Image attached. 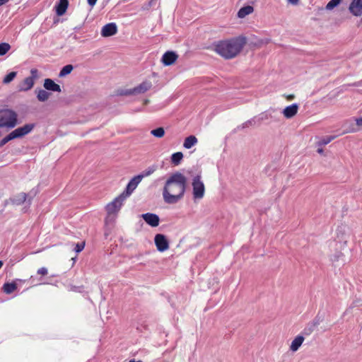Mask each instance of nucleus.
Masks as SVG:
<instances>
[{"mask_svg": "<svg viewBox=\"0 0 362 362\" xmlns=\"http://www.w3.org/2000/svg\"><path fill=\"white\" fill-rule=\"evenodd\" d=\"M187 178L180 173L171 175L166 180L163 189V198L165 203L173 204L182 199L187 186Z\"/></svg>", "mask_w": 362, "mask_h": 362, "instance_id": "nucleus-1", "label": "nucleus"}, {"mask_svg": "<svg viewBox=\"0 0 362 362\" xmlns=\"http://www.w3.org/2000/svg\"><path fill=\"white\" fill-rule=\"evenodd\" d=\"M246 44V38L238 36L218 42L215 45V51L226 59L235 57Z\"/></svg>", "mask_w": 362, "mask_h": 362, "instance_id": "nucleus-2", "label": "nucleus"}, {"mask_svg": "<svg viewBox=\"0 0 362 362\" xmlns=\"http://www.w3.org/2000/svg\"><path fill=\"white\" fill-rule=\"evenodd\" d=\"M127 198L122 194L117 197L112 202L107 204L106 211L107 216L105 218V223L107 224L110 221H114L116 214L120 210L124 200Z\"/></svg>", "mask_w": 362, "mask_h": 362, "instance_id": "nucleus-3", "label": "nucleus"}, {"mask_svg": "<svg viewBox=\"0 0 362 362\" xmlns=\"http://www.w3.org/2000/svg\"><path fill=\"white\" fill-rule=\"evenodd\" d=\"M17 124V114L11 110H0V127L13 128Z\"/></svg>", "mask_w": 362, "mask_h": 362, "instance_id": "nucleus-4", "label": "nucleus"}, {"mask_svg": "<svg viewBox=\"0 0 362 362\" xmlns=\"http://www.w3.org/2000/svg\"><path fill=\"white\" fill-rule=\"evenodd\" d=\"M192 186L194 199H202L205 194V186L201 174H197L192 178Z\"/></svg>", "mask_w": 362, "mask_h": 362, "instance_id": "nucleus-5", "label": "nucleus"}, {"mask_svg": "<svg viewBox=\"0 0 362 362\" xmlns=\"http://www.w3.org/2000/svg\"><path fill=\"white\" fill-rule=\"evenodd\" d=\"M38 78V71L36 69L30 70V76L24 78L18 85V90L20 92H25L30 90L34 84L35 81Z\"/></svg>", "mask_w": 362, "mask_h": 362, "instance_id": "nucleus-6", "label": "nucleus"}, {"mask_svg": "<svg viewBox=\"0 0 362 362\" xmlns=\"http://www.w3.org/2000/svg\"><path fill=\"white\" fill-rule=\"evenodd\" d=\"M141 180L142 176H139V175L134 176L128 182L125 191H124L122 194L124 195L126 198L129 197L137 187L138 185L141 182Z\"/></svg>", "mask_w": 362, "mask_h": 362, "instance_id": "nucleus-7", "label": "nucleus"}, {"mask_svg": "<svg viewBox=\"0 0 362 362\" xmlns=\"http://www.w3.org/2000/svg\"><path fill=\"white\" fill-rule=\"evenodd\" d=\"M34 127V124H27L23 127L16 129L11 133L13 139L21 138L29 134L33 129Z\"/></svg>", "mask_w": 362, "mask_h": 362, "instance_id": "nucleus-8", "label": "nucleus"}, {"mask_svg": "<svg viewBox=\"0 0 362 362\" xmlns=\"http://www.w3.org/2000/svg\"><path fill=\"white\" fill-rule=\"evenodd\" d=\"M154 242L159 252H164L169 248V243L166 237L163 234L156 235Z\"/></svg>", "mask_w": 362, "mask_h": 362, "instance_id": "nucleus-9", "label": "nucleus"}, {"mask_svg": "<svg viewBox=\"0 0 362 362\" xmlns=\"http://www.w3.org/2000/svg\"><path fill=\"white\" fill-rule=\"evenodd\" d=\"M117 33V26L115 23H110L105 25L101 29V35L107 37L115 35Z\"/></svg>", "mask_w": 362, "mask_h": 362, "instance_id": "nucleus-10", "label": "nucleus"}, {"mask_svg": "<svg viewBox=\"0 0 362 362\" xmlns=\"http://www.w3.org/2000/svg\"><path fill=\"white\" fill-rule=\"evenodd\" d=\"M141 217L151 227H156L159 225L160 218L156 214L146 213L143 214Z\"/></svg>", "mask_w": 362, "mask_h": 362, "instance_id": "nucleus-11", "label": "nucleus"}, {"mask_svg": "<svg viewBox=\"0 0 362 362\" xmlns=\"http://www.w3.org/2000/svg\"><path fill=\"white\" fill-rule=\"evenodd\" d=\"M177 54L173 51L166 52L162 57V62L165 66H170L173 64L177 59Z\"/></svg>", "mask_w": 362, "mask_h": 362, "instance_id": "nucleus-12", "label": "nucleus"}, {"mask_svg": "<svg viewBox=\"0 0 362 362\" xmlns=\"http://www.w3.org/2000/svg\"><path fill=\"white\" fill-rule=\"evenodd\" d=\"M152 87V83L149 81H145L139 86L132 88L134 95L144 93Z\"/></svg>", "mask_w": 362, "mask_h": 362, "instance_id": "nucleus-13", "label": "nucleus"}, {"mask_svg": "<svg viewBox=\"0 0 362 362\" xmlns=\"http://www.w3.org/2000/svg\"><path fill=\"white\" fill-rule=\"evenodd\" d=\"M298 107L299 106L297 103H293L291 105L286 107L282 112L286 118L290 119L297 114Z\"/></svg>", "mask_w": 362, "mask_h": 362, "instance_id": "nucleus-14", "label": "nucleus"}, {"mask_svg": "<svg viewBox=\"0 0 362 362\" xmlns=\"http://www.w3.org/2000/svg\"><path fill=\"white\" fill-rule=\"evenodd\" d=\"M44 87L46 90H52L54 92L60 93L62 91L59 85L57 84L53 80L46 78L44 81Z\"/></svg>", "mask_w": 362, "mask_h": 362, "instance_id": "nucleus-15", "label": "nucleus"}, {"mask_svg": "<svg viewBox=\"0 0 362 362\" xmlns=\"http://www.w3.org/2000/svg\"><path fill=\"white\" fill-rule=\"evenodd\" d=\"M68 6V0H59V3L55 6L57 15L59 16H63L66 13Z\"/></svg>", "mask_w": 362, "mask_h": 362, "instance_id": "nucleus-16", "label": "nucleus"}, {"mask_svg": "<svg viewBox=\"0 0 362 362\" xmlns=\"http://www.w3.org/2000/svg\"><path fill=\"white\" fill-rule=\"evenodd\" d=\"M304 341V337L301 335H298L291 342L290 346V350L293 352H296L302 345Z\"/></svg>", "mask_w": 362, "mask_h": 362, "instance_id": "nucleus-17", "label": "nucleus"}, {"mask_svg": "<svg viewBox=\"0 0 362 362\" xmlns=\"http://www.w3.org/2000/svg\"><path fill=\"white\" fill-rule=\"evenodd\" d=\"M197 142H198V140L196 138V136L191 135V136H189L187 138H185L184 143H183V146L187 149H189L192 146L196 145L197 144Z\"/></svg>", "mask_w": 362, "mask_h": 362, "instance_id": "nucleus-18", "label": "nucleus"}, {"mask_svg": "<svg viewBox=\"0 0 362 362\" xmlns=\"http://www.w3.org/2000/svg\"><path fill=\"white\" fill-rule=\"evenodd\" d=\"M27 194L22 192L16 195L15 197L11 199L13 204L21 205L23 204L27 199Z\"/></svg>", "mask_w": 362, "mask_h": 362, "instance_id": "nucleus-19", "label": "nucleus"}, {"mask_svg": "<svg viewBox=\"0 0 362 362\" xmlns=\"http://www.w3.org/2000/svg\"><path fill=\"white\" fill-rule=\"evenodd\" d=\"M253 11H254L253 7L251 6H244L238 11V17L240 18H243L246 16L252 13L253 12Z\"/></svg>", "mask_w": 362, "mask_h": 362, "instance_id": "nucleus-20", "label": "nucleus"}, {"mask_svg": "<svg viewBox=\"0 0 362 362\" xmlns=\"http://www.w3.org/2000/svg\"><path fill=\"white\" fill-rule=\"evenodd\" d=\"M50 96V93L45 90L40 89L37 91V98L40 102H45L48 100Z\"/></svg>", "mask_w": 362, "mask_h": 362, "instance_id": "nucleus-21", "label": "nucleus"}, {"mask_svg": "<svg viewBox=\"0 0 362 362\" xmlns=\"http://www.w3.org/2000/svg\"><path fill=\"white\" fill-rule=\"evenodd\" d=\"M17 288L16 283H6L3 286L4 292L6 294L13 293Z\"/></svg>", "mask_w": 362, "mask_h": 362, "instance_id": "nucleus-22", "label": "nucleus"}, {"mask_svg": "<svg viewBox=\"0 0 362 362\" xmlns=\"http://www.w3.org/2000/svg\"><path fill=\"white\" fill-rule=\"evenodd\" d=\"M183 158V154L182 152H176L172 154L171 156V162L175 165H177L180 163Z\"/></svg>", "mask_w": 362, "mask_h": 362, "instance_id": "nucleus-23", "label": "nucleus"}, {"mask_svg": "<svg viewBox=\"0 0 362 362\" xmlns=\"http://www.w3.org/2000/svg\"><path fill=\"white\" fill-rule=\"evenodd\" d=\"M157 169V166L155 165H153L151 166H149L148 168H146L145 170L142 172L141 174H139V176H142V179L144 177H148L153 174Z\"/></svg>", "mask_w": 362, "mask_h": 362, "instance_id": "nucleus-24", "label": "nucleus"}, {"mask_svg": "<svg viewBox=\"0 0 362 362\" xmlns=\"http://www.w3.org/2000/svg\"><path fill=\"white\" fill-rule=\"evenodd\" d=\"M74 67L71 64H68V65H66L64 66L60 71L59 74V77H64L65 76H66L67 74H69L72 70H73Z\"/></svg>", "mask_w": 362, "mask_h": 362, "instance_id": "nucleus-25", "label": "nucleus"}, {"mask_svg": "<svg viewBox=\"0 0 362 362\" xmlns=\"http://www.w3.org/2000/svg\"><path fill=\"white\" fill-rule=\"evenodd\" d=\"M151 134L157 138H162L165 134V130L163 127H158L157 129L151 131Z\"/></svg>", "mask_w": 362, "mask_h": 362, "instance_id": "nucleus-26", "label": "nucleus"}, {"mask_svg": "<svg viewBox=\"0 0 362 362\" xmlns=\"http://www.w3.org/2000/svg\"><path fill=\"white\" fill-rule=\"evenodd\" d=\"M11 49V45L7 42L0 43V56L5 55Z\"/></svg>", "mask_w": 362, "mask_h": 362, "instance_id": "nucleus-27", "label": "nucleus"}, {"mask_svg": "<svg viewBox=\"0 0 362 362\" xmlns=\"http://www.w3.org/2000/svg\"><path fill=\"white\" fill-rule=\"evenodd\" d=\"M17 72L16 71H11L9 74H8L3 79V83L8 84L10 82H11L16 76Z\"/></svg>", "mask_w": 362, "mask_h": 362, "instance_id": "nucleus-28", "label": "nucleus"}, {"mask_svg": "<svg viewBox=\"0 0 362 362\" xmlns=\"http://www.w3.org/2000/svg\"><path fill=\"white\" fill-rule=\"evenodd\" d=\"M341 0H330L326 6L327 10H332L337 6Z\"/></svg>", "mask_w": 362, "mask_h": 362, "instance_id": "nucleus-29", "label": "nucleus"}, {"mask_svg": "<svg viewBox=\"0 0 362 362\" xmlns=\"http://www.w3.org/2000/svg\"><path fill=\"white\" fill-rule=\"evenodd\" d=\"M335 138V136H327L325 138H323L319 142H318V145L319 146H325V145H327L328 144L329 142H331Z\"/></svg>", "mask_w": 362, "mask_h": 362, "instance_id": "nucleus-30", "label": "nucleus"}, {"mask_svg": "<svg viewBox=\"0 0 362 362\" xmlns=\"http://www.w3.org/2000/svg\"><path fill=\"white\" fill-rule=\"evenodd\" d=\"M118 95H134L132 88L130 89H121L117 91Z\"/></svg>", "mask_w": 362, "mask_h": 362, "instance_id": "nucleus-31", "label": "nucleus"}, {"mask_svg": "<svg viewBox=\"0 0 362 362\" xmlns=\"http://www.w3.org/2000/svg\"><path fill=\"white\" fill-rule=\"evenodd\" d=\"M255 124V119L253 118V119L246 121L245 122L242 124L240 126L238 127V129H244V128H247V127H249L250 126H252Z\"/></svg>", "mask_w": 362, "mask_h": 362, "instance_id": "nucleus-32", "label": "nucleus"}, {"mask_svg": "<svg viewBox=\"0 0 362 362\" xmlns=\"http://www.w3.org/2000/svg\"><path fill=\"white\" fill-rule=\"evenodd\" d=\"M14 139L13 137L12 136V134L11 133L8 134L6 136H5L3 139H1L0 141V147H2L3 146H4L6 143H8V141H11Z\"/></svg>", "mask_w": 362, "mask_h": 362, "instance_id": "nucleus-33", "label": "nucleus"}, {"mask_svg": "<svg viewBox=\"0 0 362 362\" xmlns=\"http://www.w3.org/2000/svg\"><path fill=\"white\" fill-rule=\"evenodd\" d=\"M84 245H85L84 243H77L76 245L74 250L76 251V252H80L81 251H82L83 250Z\"/></svg>", "mask_w": 362, "mask_h": 362, "instance_id": "nucleus-34", "label": "nucleus"}, {"mask_svg": "<svg viewBox=\"0 0 362 362\" xmlns=\"http://www.w3.org/2000/svg\"><path fill=\"white\" fill-rule=\"evenodd\" d=\"M37 273L38 274L45 276V275L47 274L48 270H47V269L46 267H41V268L38 269Z\"/></svg>", "mask_w": 362, "mask_h": 362, "instance_id": "nucleus-35", "label": "nucleus"}, {"mask_svg": "<svg viewBox=\"0 0 362 362\" xmlns=\"http://www.w3.org/2000/svg\"><path fill=\"white\" fill-rule=\"evenodd\" d=\"M356 125L362 128V116L354 119Z\"/></svg>", "mask_w": 362, "mask_h": 362, "instance_id": "nucleus-36", "label": "nucleus"}, {"mask_svg": "<svg viewBox=\"0 0 362 362\" xmlns=\"http://www.w3.org/2000/svg\"><path fill=\"white\" fill-rule=\"evenodd\" d=\"M98 0H87V2H88V4L91 7L93 8L96 2H97Z\"/></svg>", "mask_w": 362, "mask_h": 362, "instance_id": "nucleus-37", "label": "nucleus"}, {"mask_svg": "<svg viewBox=\"0 0 362 362\" xmlns=\"http://www.w3.org/2000/svg\"><path fill=\"white\" fill-rule=\"evenodd\" d=\"M287 1L292 5H297L299 2V0H287Z\"/></svg>", "mask_w": 362, "mask_h": 362, "instance_id": "nucleus-38", "label": "nucleus"}, {"mask_svg": "<svg viewBox=\"0 0 362 362\" xmlns=\"http://www.w3.org/2000/svg\"><path fill=\"white\" fill-rule=\"evenodd\" d=\"M9 0H0V6L7 3Z\"/></svg>", "mask_w": 362, "mask_h": 362, "instance_id": "nucleus-39", "label": "nucleus"}, {"mask_svg": "<svg viewBox=\"0 0 362 362\" xmlns=\"http://www.w3.org/2000/svg\"><path fill=\"white\" fill-rule=\"evenodd\" d=\"M317 151V153L322 154L323 153V149L322 148H318Z\"/></svg>", "mask_w": 362, "mask_h": 362, "instance_id": "nucleus-40", "label": "nucleus"}, {"mask_svg": "<svg viewBox=\"0 0 362 362\" xmlns=\"http://www.w3.org/2000/svg\"><path fill=\"white\" fill-rule=\"evenodd\" d=\"M4 263L2 261L0 260V269L2 267Z\"/></svg>", "mask_w": 362, "mask_h": 362, "instance_id": "nucleus-41", "label": "nucleus"}, {"mask_svg": "<svg viewBox=\"0 0 362 362\" xmlns=\"http://www.w3.org/2000/svg\"><path fill=\"white\" fill-rule=\"evenodd\" d=\"M148 102H149V100H145V101H144V104H148Z\"/></svg>", "mask_w": 362, "mask_h": 362, "instance_id": "nucleus-42", "label": "nucleus"}, {"mask_svg": "<svg viewBox=\"0 0 362 362\" xmlns=\"http://www.w3.org/2000/svg\"><path fill=\"white\" fill-rule=\"evenodd\" d=\"M129 362H141V361H136L134 360H131Z\"/></svg>", "mask_w": 362, "mask_h": 362, "instance_id": "nucleus-43", "label": "nucleus"}, {"mask_svg": "<svg viewBox=\"0 0 362 362\" xmlns=\"http://www.w3.org/2000/svg\"><path fill=\"white\" fill-rule=\"evenodd\" d=\"M293 98V95H290V96H289V98H290V99H291V98Z\"/></svg>", "mask_w": 362, "mask_h": 362, "instance_id": "nucleus-44", "label": "nucleus"}]
</instances>
